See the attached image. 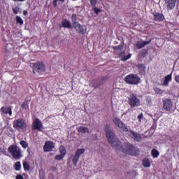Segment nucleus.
Returning <instances> with one entry per match:
<instances>
[{"label":"nucleus","mask_w":179,"mask_h":179,"mask_svg":"<svg viewBox=\"0 0 179 179\" xmlns=\"http://www.w3.org/2000/svg\"><path fill=\"white\" fill-rule=\"evenodd\" d=\"M106 136L108 139V142L110 143L113 149L121 150L122 153L125 155H129L130 156H138L139 155V148L134 147L132 144L127 143L121 145V143L115 134L111 131V126L106 124L104 127Z\"/></svg>","instance_id":"nucleus-1"},{"label":"nucleus","mask_w":179,"mask_h":179,"mask_svg":"<svg viewBox=\"0 0 179 179\" xmlns=\"http://www.w3.org/2000/svg\"><path fill=\"white\" fill-rule=\"evenodd\" d=\"M8 152H10L12 157L16 160H19L22 157V149L17 145H12L8 147Z\"/></svg>","instance_id":"nucleus-2"},{"label":"nucleus","mask_w":179,"mask_h":179,"mask_svg":"<svg viewBox=\"0 0 179 179\" xmlns=\"http://www.w3.org/2000/svg\"><path fill=\"white\" fill-rule=\"evenodd\" d=\"M124 48L123 45H120L119 46H116L114 48L115 50V52L119 55V58H120L121 61H128L129 58H131V55L129 54L127 55H125V50H122Z\"/></svg>","instance_id":"nucleus-3"},{"label":"nucleus","mask_w":179,"mask_h":179,"mask_svg":"<svg viewBox=\"0 0 179 179\" xmlns=\"http://www.w3.org/2000/svg\"><path fill=\"white\" fill-rule=\"evenodd\" d=\"M125 82L128 85H139L141 83V77L137 74H129L125 77Z\"/></svg>","instance_id":"nucleus-4"},{"label":"nucleus","mask_w":179,"mask_h":179,"mask_svg":"<svg viewBox=\"0 0 179 179\" xmlns=\"http://www.w3.org/2000/svg\"><path fill=\"white\" fill-rule=\"evenodd\" d=\"M13 128L18 129V131H24V129L27 128V123L26 122V120L23 118H19L14 120Z\"/></svg>","instance_id":"nucleus-5"},{"label":"nucleus","mask_w":179,"mask_h":179,"mask_svg":"<svg viewBox=\"0 0 179 179\" xmlns=\"http://www.w3.org/2000/svg\"><path fill=\"white\" fill-rule=\"evenodd\" d=\"M128 103L131 108H135V107H139L141 106V100L138 99V96L135 94H131L128 98Z\"/></svg>","instance_id":"nucleus-6"},{"label":"nucleus","mask_w":179,"mask_h":179,"mask_svg":"<svg viewBox=\"0 0 179 179\" xmlns=\"http://www.w3.org/2000/svg\"><path fill=\"white\" fill-rule=\"evenodd\" d=\"M113 122L114 124L117 126V128L120 129L121 131H123V132H129L128 127L122 121H121L118 117H113Z\"/></svg>","instance_id":"nucleus-7"},{"label":"nucleus","mask_w":179,"mask_h":179,"mask_svg":"<svg viewBox=\"0 0 179 179\" xmlns=\"http://www.w3.org/2000/svg\"><path fill=\"white\" fill-rule=\"evenodd\" d=\"M45 71V65H44V63L38 62L34 64L33 65L34 73H36V72H38L39 73H41Z\"/></svg>","instance_id":"nucleus-8"},{"label":"nucleus","mask_w":179,"mask_h":179,"mask_svg":"<svg viewBox=\"0 0 179 179\" xmlns=\"http://www.w3.org/2000/svg\"><path fill=\"white\" fill-rule=\"evenodd\" d=\"M4 48L6 51L10 54H16V52L19 51L17 46L13 45L12 43H6L4 45Z\"/></svg>","instance_id":"nucleus-9"},{"label":"nucleus","mask_w":179,"mask_h":179,"mask_svg":"<svg viewBox=\"0 0 179 179\" xmlns=\"http://www.w3.org/2000/svg\"><path fill=\"white\" fill-rule=\"evenodd\" d=\"M73 27L80 34H86L87 29L85 25H82L79 24V22H76L75 24H73Z\"/></svg>","instance_id":"nucleus-10"},{"label":"nucleus","mask_w":179,"mask_h":179,"mask_svg":"<svg viewBox=\"0 0 179 179\" xmlns=\"http://www.w3.org/2000/svg\"><path fill=\"white\" fill-rule=\"evenodd\" d=\"M129 135L131 136V138H132V139H134V141H136V142H141V141H142V136L132 130L129 131Z\"/></svg>","instance_id":"nucleus-11"},{"label":"nucleus","mask_w":179,"mask_h":179,"mask_svg":"<svg viewBox=\"0 0 179 179\" xmlns=\"http://www.w3.org/2000/svg\"><path fill=\"white\" fill-rule=\"evenodd\" d=\"M43 128V122L40 121V119H35L32 124V129L36 131H41Z\"/></svg>","instance_id":"nucleus-12"},{"label":"nucleus","mask_w":179,"mask_h":179,"mask_svg":"<svg viewBox=\"0 0 179 179\" xmlns=\"http://www.w3.org/2000/svg\"><path fill=\"white\" fill-rule=\"evenodd\" d=\"M173 80V74H169L162 80V85L168 87L169 83Z\"/></svg>","instance_id":"nucleus-13"},{"label":"nucleus","mask_w":179,"mask_h":179,"mask_svg":"<svg viewBox=\"0 0 179 179\" xmlns=\"http://www.w3.org/2000/svg\"><path fill=\"white\" fill-rule=\"evenodd\" d=\"M163 104V108L164 110H166V111H170L173 108V102L171 101V99H166L164 100Z\"/></svg>","instance_id":"nucleus-14"},{"label":"nucleus","mask_w":179,"mask_h":179,"mask_svg":"<svg viewBox=\"0 0 179 179\" xmlns=\"http://www.w3.org/2000/svg\"><path fill=\"white\" fill-rule=\"evenodd\" d=\"M55 148V144L52 141H46L43 146L45 152H51Z\"/></svg>","instance_id":"nucleus-15"},{"label":"nucleus","mask_w":179,"mask_h":179,"mask_svg":"<svg viewBox=\"0 0 179 179\" xmlns=\"http://www.w3.org/2000/svg\"><path fill=\"white\" fill-rule=\"evenodd\" d=\"M176 2L177 0H165V3L167 6L168 10H172V9H174V8H176Z\"/></svg>","instance_id":"nucleus-16"},{"label":"nucleus","mask_w":179,"mask_h":179,"mask_svg":"<svg viewBox=\"0 0 179 179\" xmlns=\"http://www.w3.org/2000/svg\"><path fill=\"white\" fill-rule=\"evenodd\" d=\"M152 41H139L136 43V47L138 49L141 50V48H143L145 45H148V44H150Z\"/></svg>","instance_id":"nucleus-17"},{"label":"nucleus","mask_w":179,"mask_h":179,"mask_svg":"<svg viewBox=\"0 0 179 179\" xmlns=\"http://www.w3.org/2000/svg\"><path fill=\"white\" fill-rule=\"evenodd\" d=\"M10 38L11 40H16V38H22V33L19 30L12 31Z\"/></svg>","instance_id":"nucleus-18"},{"label":"nucleus","mask_w":179,"mask_h":179,"mask_svg":"<svg viewBox=\"0 0 179 179\" xmlns=\"http://www.w3.org/2000/svg\"><path fill=\"white\" fill-rule=\"evenodd\" d=\"M77 131L80 132V134H90L89 128L83 126L77 127Z\"/></svg>","instance_id":"nucleus-19"},{"label":"nucleus","mask_w":179,"mask_h":179,"mask_svg":"<svg viewBox=\"0 0 179 179\" xmlns=\"http://www.w3.org/2000/svg\"><path fill=\"white\" fill-rule=\"evenodd\" d=\"M1 114H8L9 116H12V108L11 107H2L1 108Z\"/></svg>","instance_id":"nucleus-20"},{"label":"nucleus","mask_w":179,"mask_h":179,"mask_svg":"<svg viewBox=\"0 0 179 179\" xmlns=\"http://www.w3.org/2000/svg\"><path fill=\"white\" fill-rule=\"evenodd\" d=\"M62 27H64L65 29H71L72 25L71 24V22L66 19H64L62 21Z\"/></svg>","instance_id":"nucleus-21"},{"label":"nucleus","mask_w":179,"mask_h":179,"mask_svg":"<svg viewBox=\"0 0 179 179\" xmlns=\"http://www.w3.org/2000/svg\"><path fill=\"white\" fill-rule=\"evenodd\" d=\"M155 20L157 22H162L164 20V15L159 13H154Z\"/></svg>","instance_id":"nucleus-22"},{"label":"nucleus","mask_w":179,"mask_h":179,"mask_svg":"<svg viewBox=\"0 0 179 179\" xmlns=\"http://www.w3.org/2000/svg\"><path fill=\"white\" fill-rule=\"evenodd\" d=\"M85 152H86V150H85V148L78 149L76 152V155H77L78 157H80V156H82V155H83Z\"/></svg>","instance_id":"nucleus-23"},{"label":"nucleus","mask_w":179,"mask_h":179,"mask_svg":"<svg viewBox=\"0 0 179 179\" xmlns=\"http://www.w3.org/2000/svg\"><path fill=\"white\" fill-rule=\"evenodd\" d=\"M143 166L145 167H150V160L148 158H145L143 159Z\"/></svg>","instance_id":"nucleus-24"},{"label":"nucleus","mask_w":179,"mask_h":179,"mask_svg":"<svg viewBox=\"0 0 179 179\" xmlns=\"http://www.w3.org/2000/svg\"><path fill=\"white\" fill-rule=\"evenodd\" d=\"M20 169H22V164H20V162H17L14 164V169L15 171H20Z\"/></svg>","instance_id":"nucleus-25"},{"label":"nucleus","mask_w":179,"mask_h":179,"mask_svg":"<svg viewBox=\"0 0 179 179\" xmlns=\"http://www.w3.org/2000/svg\"><path fill=\"white\" fill-rule=\"evenodd\" d=\"M59 153L63 156H66V148L64 145H61L59 148Z\"/></svg>","instance_id":"nucleus-26"},{"label":"nucleus","mask_w":179,"mask_h":179,"mask_svg":"<svg viewBox=\"0 0 179 179\" xmlns=\"http://www.w3.org/2000/svg\"><path fill=\"white\" fill-rule=\"evenodd\" d=\"M79 158H80V157L77 156L76 154H75V155L72 159V162L74 164V166L78 165V162H79Z\"/></svg>","instance_id":"nucleus-27"},{"label":"nucleus","mask_w":179,"mask_h":179,"mask_svg":"<svg viewBox=\"0 0 179 179\" xmlns=\"http://www.w3.org/2000/svg\"><path fill=\"white\" fill-rule=\"evenodd\" d=\"M16 23L22 26L24 23L23 19L20 16H17L15 18Z\"/></svg>","instance_id":"nucleus-28"},{"label":"nucleus","mask_w":179,"mask_h":179,"mask_svg":"<svg viewBox=\"0 0 179 179\" xmlns=\"http://www.w3.org/2000/svg\"><path fill=\"white\" fill-rule=\"evenodd\" d=\"M20 144L21 145V146L23 149H27V148L29 147V143H27V142H26L24 141H21L20 142Z\"/></svg>","instance_id":"nucleus-29"},{"label":"nucleus","mask_w":179,"mask_h":179,"mask_svg":"<svg viewBox=\"0 0 179 179\" xmlns=\"http://www.w3.org/2000/svg\"><path fill=\"white\" fill-rule=\"evenodd\" d=\"M154 91L155 92L156 94H163L164 93V91L157 87H154Z\"/></svg>","instance_id":"nucleus-30"},{"label":"nucleus","mask_w":179,"mask_h":179,"mask_svg":"<svg viewBox=\"0 0 179 179\" xmlns=\"http://www.w3.org/2000/svg\"><path fill=\"white\" fill-rule=\"evenodd\" d=\"M23 168L25 171H29L30 170V166L29 165V163L26 162H23Z\"/></svg>","instance_id":"nucleus-31"},{"label":"nucleus","mask_w":179,"mask_h":179,"mask_svg":"<svg viewBox=\"0 0 179 179\" xmlns=\"http://www.w3.org/2000/svg\"><path fill=\"white\" fill-rule=\"evenodd\" d=\"M152 155L153 156V157H158L159 156V151H157V150H152Z\"/></svg>","instance_id":"nucleus-32"},{"label":"nucleus","mask_w":179,"mask_h":179,"mask_svg":"<svg viewBox=\"0 0 179 179\" xmlns=\"http://www.w3.org/2000/svg\"><path fill=\"white\" fill-rule=\"evenodd\" d=\"M64 157H65L64 155H62V154H60V155H57L55 156V160H62V159H64Z\"/></svg>","instance_id":"nucleus-33"},{"label":"nucleus","mask_w":179,"mask_h":179,"mask_svg":"<svg viewBox=\"0 0 179 179\" xmlns=\"http://www.w3.org/2000/svg\"><path fill=\"white\" fill-rule=\"evenodd\" d=\"M19 10H20V8L19 7H15L13 8V12L14 15H17L19 13Z\"/></svg>","instance_id":"nucleus-34"},{"label":"nucleus","mask_w":179,"mask_h":179,"mask_svg":"<svg viewBox=\"0 0 179 179\" xmlns=\"http://www.w3.org/2000/svg\"><path fill=\"white\" fill-rule=\"evenodd\" d=\"M58 2L64 3L65 2V0H53V6L55 7L57 5H58Z\"/></svg>","instance_id":"nucleus-35"},{"label":"nucleus","mask_w":179,"mask_h":179,"mask_svg":"<svg viewBox=\"0 0 179 179\" xmlns=\"http://www.w3.org/2000/svg\"><path fill=\"white\" fill-rule=\"evenodd\" d=\"M71 20L73 22V24H75L76 23H78V22H76V14H73L71 16Z\"/></svg>","instance_id":"nucleus-36"},{"label":"nucleus","mask_w":179,"mask_h":179,"mask_svg":"<svg viewBox=\"0 0 179 179\" xmlns=\"http://www.w3.org/2000/svg\"><path fill=\"white\" fill-rule=\"evenodd\" d=\"M103 82L102 83H96L94 85H93V87H94L95 89H97V87H100L101 86V85H103Z\"/></svg>","instance_id":"nucleus-37"},{"label":"nucleus","mask_w":179,"mask_h":179,"mask_svg":"<svg viewBox=\"0 0 179 179\" xmlns=\"http://www.w3.org/2000/svg\"><path fill=\"white\" fill-rule=\"evenodd\" d=\"M97 3V0H91L90 1V4L92 6H93L94 8L96 7V4Z\"/></svg>","instance_id":"nucleus-38"},{"label":"nucleus","mask_w":179,"mask_h":179,"mask_svg":"<svg viewBox=\"0 0 179 179\" xmlns=\"http://www.w3.org/2000/svg\"><path fill=\"white\" fill-rule=\"evenodd\" d=\"M138 120L139 122H142V121H143V113H141V115L138 116Z\"/></svg>","instance_id":"nucleus-39"},{"label":"nucleus","mask_w":179,"mask_h":179,"mask_svg":"<svg viewBox=\"0 0 179 179\" xmlns=\"http://www.w3.org/2000/svg\"><path fill=\"white\" fill-rule=\"evenodd\" d=\"M93 10L95 13H96V15H99V13H100V12H101V10L99 8H97L96 7H94L93 8Z\"/></svg>","instance_id":"nucleus-40"},{"label":"nucleus","mask_w":179,"mask_h":179,"mask_svg":"<svg viewBox=\"0 0 179 179\" xmlns=\"http://www.w3.org/2000/svg\"><path fill=\"white\" fill-rule=\"evenodd\" d=\"M22 108H27V107H28L27 103V102H24V103L22 104Z\"/></svg>","instance_id":"nucleus-41"},{"label":"nucleus","mask_w":179,"mask_h":179,"mask_svg":"<svg viewBox=\"0 0 179 179\" xmlns=\"http://www.w3.org/2000/svg\"><path fill=\"white\" fill-rule=\"evenodd\" d=\"M15 178L16 179H24L23 178V176H22V175H17Z\"/></svg>","instance_id":"nucleus-42"},{"label":"nucleus","mask_w":179,"mask_h":179,"mask_svg":"<svg viewBox=\"0 0 179 179\" xmlns=\"http://www.w3.org/2000/svg\"><path fill=\"white\" fill-rule=\"evenodd\" d=\"M175 80L177 83H179V75L176 76Z\"/></svg>","instance_id":"nucleus-43"},{"label":"nucleus","mask_w":179,"mask_h":179,"mask_svg":"<svg viewBox=\"0 0 179 179\" xmlns=\"http://www.w3.org/2000/svg\"><path fill=\"white\" fill-rule=\"evenodd\" d=\"M55 178H54V174H52V173H50L49 174V179H54Z\"/></svg>","instance_id":"nucleus-44"},{"label":"nucleus","mask_w":179,"mask_h":179,"mask_svg":"<svg viewBox=\"0 0 179 179\" xmlns=\"http://www.w3.org/2000/svg\"><path fill=\"white\" fill-rule=\"evenodd\" d=\"M14 2H24L26 0H13Z\"/></svg>","instance_id":"nucleus-45"},{"label":"nucleus","mask_w":179,"mask_h":179,"mask_svg":"<svg viewBox=\"0 0 179 179\" xmlns=\"http://www.w3.org/2000/svg\"><path fill=\"white\" fill-rule=\"evenodd\" d=\"M1 31H2V37L4 36L3 31H5V28L3 27H1Z\"/></svg>","instance_id":"nucleus-46"},{"label":"nucleus","mask_w":179,"mask_h":179,"mask_svg":"<svg viewBox=\"0 0 179 179\" xmlns=\"http://www.w3.org/2000/svg\"><path fill=\"white\" fill-rule=\"evenodd\" d=\"M23 15H24V16H26L27 15V10H24Z\"/></svg>","instance_id":"nucleus-47"},{"label":"nucleus","mask_w":179,"mask_h":179,"mask_svg":"<svg viewBox=\"0 0 179 179\" xmlns=\"http://www.w3.org/2000/svg\"><path fill=\"white\" fill-rule=\"evenodd\" d=\"M138 68H139V69H141V68H143V65L139 64V65H138Z\"/></svg>","instance_id":"nucleus-48"},{"label":"nucleus","mask_w":179,"mask_h":179,"mask_svg":"<svg viewBox=\"0 0 179 179\" xmlns=\"http://www.w3.org/2000/svg\"><path fill=\"white\" fill-rule=\"evenodd\" d=\"M41 179H45V178H44V177H41Z\"/></svg>","instance_id":"nucleus-49"},{"label":"nucleus","mask_w":179,"mask_h":179,"mask_svg":"<svg viewBox=\"0 0 179 179\" xmlns=\"http://www.w3.org/2000/svg\"><path fill=\"white\" fill-rule=\"evenodd\" d=\"M3 40H5V36L3 37Z\"/></svg>","instance_id":"nucleus-50"},{"label":"nucleus","mask_w":179,"mask_h":179,"mask_svg":"<svg viewBox=\"0 0 179 179\" xmlns=\"http://www.w3.org/2000/svg\"><path fill=\"white\" fill-rule=\"evenodd\" d=\"M0 95H1V90H0Z\"/></svg>","instance_id":"nucleus-51"}]
</instances>
